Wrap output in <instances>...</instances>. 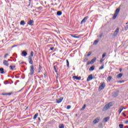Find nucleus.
Segmentation results:
<instances>
[{
	"instance_id": "nucleus-1",
	"label": "nucleus",
	"mask_w": 128,
	"mask_h": 128,
	"mask_svg": "<svg viewBox=\"0 0 128 128\" xmlns=\"http://www.w3.org/2000/svg\"><path fill=\"white\" fill-rule=\"evenodd\" d=\"M112 102H109L108 104H106L102 109L103 112H106V110H108L110 108H112Z\"/></svg>"
},
{
	"instance_id": "nucleus-2",
	"label": "nucleus",
	"mask_w": 128,
	"mask_h": 128,
	"mask_svg": "<svg viewBox=\"0 0 128 128\" xmlns=\"http://www.w3.org/2000/svg\"><path fill=\"white\" fill-rule=\"evenodd\" d=\"M120 8H118L117 9H116L112 17L113 20H116V17L118 15V14H120Z\"/></svg>"
},
{
	"instance_id": "nucleus-3",
	"label": "nucleus",
	"mask_w": 128,
	"mask_h": 128,
	"mask_svg": "<svg viewBox=\"0 0 128 128\" xmlns=\"http://www.w3.org/2000/svg\"><path fill=\"white\" fill-rule=\"evenodd\" d=\"M30 72L28 74V76H32L34 74V65L30 66Z\"/></svg>"
},
{
	"instance_id": "nucleus-4",
	"label": "nucleus",
	"mask_w": 128,
	"mask_h": 128,
	"mask_svg": "<svg viewBox=\"0 0 128 128\" xmlns=\"http://www.w3.org/2000/svg\"><path fill=\"white\" fill-rule=\"evenodd\" d=\"M105 87H106V83L103 82L101 83L100 85V86L99 90H104V88Z\"/></svg>"
},
{
	"instance_id": "nucleus-5",
	"label": "nucleus",
	"mask_w": 128,
	"mask_h": 128,
	"mask_svg": "<svg viewBox=\"0 0 128 128\" xmlns=\"http://www.w3.org/2000/svg\"><path fill=\"white\" fill-rule=\"evenodd\" d=\"M96 58H94L93 59L91 60L90 62H87V65L88 66V64H94V62H96Z\"/></svg>"
},
{
	"instance_id": "nucleus-6",
	"label": "nucleus",
	"mask_w": 128,
	"mask_h": 128,
	"mask_svg": "<svg viewBox=\"0 0 128 128\" xmlns=\"http://www.w3.org/2000/svg\"><path fill=\"white\" fill-rule=\"evenodd\" d=\"M88 16L84 17L81 21V22H80L81 24H84V22H86V20H88Z\"/></svg>"
},
{
	"instance_id": "nucleus-7",
	"label": "nucleus",
	"mask_w": 128,
	"mask_h": 128,
	"mask_svg": "<svg viewBox=\"0 0 128 128\" xmlns=\"http://www.w3.org/2000/svg\"><path fill=\"white\" fill-rule=\"evenodd\" d=\"M118 32H120V28H118L114 32L113 34L114 36H118Z\"/></svg>"
},
{
	"instance_id": "nucleus-8",
	"label": "nucleus",
	"mask_w": 128,
	"mask_h": 128,
	"mask_svg": "<svg viewBox=\"0 0 128 128\" xmlns=\"http://www.w3.org/2000/svg\"><path fill=\"white\" fill-rule=\"evenodd\" d=\"M28 62L30 64H34V61H32V58L30 56H28Z\"/></svg>"
},
{
	"instance_id": "nucleus-9",
	"label": "nucleus",
	"mask_w": 128,
	"mask_h": 128,
	"mask_svg": "<svg viewBox=\"0 0 128 128\" xmlns=\"http://www.w3.org/2000/svg\"><path fill=\"white\" fill-rule=\"evenodd\" d=\"M94 78V77H92V74L89 75L88 76V78H87L86 82H90V80H92Z\"/></svg>"
},
{
	"instance_id": "nucleus-10",
	"label": "nucleus",
	"mask_w": 128,
	"mask_h": 128,
	"mask_svg": "<svg viewBox=\"0 0 128 128\" xmlns=\"http://www.w3.org/2000/svg\"><path fill=\"white\" fill-rule=\"evenodd\" d=\"M100 117H98L97 118H96L94 121H93V124H98V122H100Z\"/></svg>"
},
{
	"instance_id": "nucleus-11",
	"label": "nucleus",
	"mask_w": 128,
	"mask_h": 128,
	"mask_svg": "<svg viewBox=\"0 0 128 128\" xmlns=\"http://www.w3.org/2000/svg\"><path fill=\"white\" fill-rule=\"evenodd\" d=\"M22 56H28V52L26 50H23L21 54Z\"/></svg>"
},
{
	"instance_id": "nucleus-12",
	"label": "nucleus",
	"mask_w": 128,
	"mask_h": 128,
	"mask_svg": "<svg viewBox=\"0 0 128 128\" xmlns=\"http://www.w3.org/2000/svg\"><path fill=\"white\" fill-rule=\"evenodd\" d=\"M3 64L4 65L6 66H10V64H8V61L6 60H4L3 62Z\"/></svg>"
},
{
	"instance_id": "nucleus-13",
	"label": "nucleus",
	"mask_w": 128,
	"mask_h": 128,
	"mask_svg": "<svg viewBox=\"0 0 128 128\" xmlns=\"http://www.w3.org/2000/svg\"><path fill=\"white\" fill-rule=\"evenodd\" d=\"M34 20H30L28 22V24H29V26H34Z\"/></svg>"
},
{
	"instance_id": "nucleus-14",
	"label": "nucleus",
	"mask_w": 128,
	"mask_h": 128,
	"mask_svg": "<svg viewBox=\"0 0 128 128\" xmlns=\"http://www.w3.org/2000/svg\"><path fill=\"white\" fill-rule=\"evenodd\" d=\"M62 100H64V98H60L56 100V103L60 104V102H62Z\"/></svg>"
},
{
	"instance_id": "nucleus-15",
	"label": "nucleus",
	"mask_w": 128,
	"mask_h": 128,
	"mask_svg": "<svg viewBox=\"0 0 128 128\" xmlns=\"http://www.w3.org/2000/svg\"><path fill=\"white\" fill-rule=\"evenodd\" d=\"M73 78H74V80H81L82 77L80 76L78 77L77 76H74Z\"/></svg>"
},
{
	"instance_id": "nucleus-16",
	"label": "nucleus",
	"mask_w": 128,
	"mask_h": 128,
	"mask_svg": "<svg viewBox=\"0 0 128 128\" xmlns=\"http://www.w3.org/2000/svg\"><path fill=\"white\" fill-rule=\"evenodd\" d=\"M94 70V66H92L89 68V71L92 72Z\"/></svg>"
},
{
	"instance_id": "nucleus-17",
	"label": "nucleus",
	"mask_w": 128,
	"mask_h": 128,
	"mask_svg": "<svg viewBox=\"0 0 128 128\" xmlns=\"http://www.w3.org/2000/svg\"><path fill=\"white\" fill-rule=\"evenodd\" d=\"M122 73H120V74H119L117 75L118 78H122Z\"/></svg>"
},
{
	"instance_id": "nucleus-18",
	"label": "nucleus",
	"mask_w": 128,
	"mask_h": 128,
	"mask_svg": "<svg viewBox=\"0 0 128 128\" xmlns=\"http://www.w3.org/2000/svg\"><path fill=\"white\" fill-rule=\"evenodd\" d=\"M62 11H58L56 12L57 16H62Z\"/></svg>"
},
{
	"instance_id": "nucleus-19",
	"label": "nucleus",
	"mask_w": 128,
	"mask_h": 128,
	"mask_svg": "<svg viewBox=\"0 0 128 128\" xmlns=\"http://www.w3.org/2000/svg\"><path fill=\"white\" fill-rule=\"evenodd\" d=\"M26 24V22H24V20H21L20 22V24L21 26H24V24Z\"/></svg>"
},
{
	"instance_id": "nucleus-20",
	"label": "nucleus",
	"mask_w": 128,
	"mask_h": 128,
	"mask_svg": "<svg viewBox=\"0 0 128 128\" xmlns=\"http://www.w3.org/2000/svg\"><path fill=\"white\" fill-rule=\"evenodd\" d=\"M98 42H100V40H94L93 43V44H94V45L98 44Z\"/></svg>"
},
{
	"instance_id": "nucleus-21",
	"label": "nucleus",
	"mask_w": 128,
	"mask_h": 128,
	"mask_svg": "<svg viewBox=\"0 0 128 128\" xmlns=\"http://www.w3.org/2000/svg\"><path fill=\"white\" fill-rule=\"evenodd\" d=\"M0 74H4V68H0Z\"/></svg>"
},
{
	"instance_id": "nucleus-22",
	"label": "nucleus",
	"mask_w": 128,
	"mask_h": 128,
	"mask_svg": "<svg viewBox=\"0 0 128 128\" xmlns=\"http://www.w3.org/2000/svg\"><path fill=\"white\" fill-rule=\"evenodd\" d=\"M124 110V107L122 106L120 107V108L118 110V112L119 114H120V112H122V110Z\"/></svg>"
},
{
	"instance_id": "nucleus-23",
	"label": "nucleus",
	"mask_w": 128,
	"mask_h": 128,
	"mask_svg": "<svg viewBox=\"0 0 128 128\" xmlns=\"http://www.w3.org/2000/svg\"><path fill=\"white\" fill-rule=\"evenodd\" d=\"M108 120H110V117H106V118H105L104 119V122H108Z\"/></svg>"
},
{
	"instance_id": "nucleus-24",
	"label": "nucleus",
	"mask_w": 128,
	"mask_h": 128,
	"mask_svg": "<svg viewBox=\"0 0 128 128\" xmlns=\"http://www.w3.org/2000/svg\"><path fill=\"white\" fill-rule=\"evenodd\" d=\"M66 66L68 68H70V62H68V60H66Z\"/></svg>"
},
{
	"instance_id": "nucleus-25",
	"label": "nucleus",
	"mask_w": 128,
	"mask_h": 128,
	"mask_svg": "<svg viewBox=\"0 0 128 128\" xmlns=\"http://www.w3.org/2000/svg\"><path fill=\"white\" fill-rule=\"evenodd\" d=\"M34 52L32 51L30 52V56H30V58H32V56H34Z\"/></svg>"
},
{
	"instance_id": "nucleus-26",
	"label": "nucleus",
	"mask_w": 128,
	"mask_h": 128,
	"mask_svg": "<svg viewBox=\"0 0 128 128\" xmlns=\"http://www.w3.org/2000/svg\"><path fill=\"white\" fill-rule=\"evenodd\" d=\"M59 128H64V124H60L59 125Z\"/></svg>"
},
{
	"instance_id": "nucleus-27",
	"label": "nucleus",
	"mask_w": 128,
	"mask_h": 128,
	"mask_svg": "<svg viewBox=\"0 0 128 128\" xmlns=\"http://www.w3.org/2000/svg\"><path fill=\"white\" fill-rule=\"evenodd\" d=\"M38 114H35L34 116L33 117V118L34 120H36V118H38Z\"/></svg>"
},
{
	"instance_id": "nucleus-28",
	"label": "nucleus",
	"mask_w": 128,
	"mask_h": 128,
	"mask_svg": "<svg viewBox=\"0 0 128 128\" xmlns=\"http://www.w3.org/2000/svg\"><path fill=\"white\" fill-rule=\"evenodd\" d=\"M86 104H84V106L82 107V108L80 110H84V108H86Z\"/></svg>"
},
{
	"instance_id": "nucleus-29",
	"label": "nucleus",
	"mask_w": 128,
	"mask_h": 128,
	"mask_svg": "<svg viewBox=\"0 0 128 128\" xmlns=\"http://www.w3.org/2000/svg\"><path fill=\"white\" fill-rule=\"evenodd\" d=\"M118 84H122V82H124V80H119L118 82Z\"/></svg>"
},
{
	"instance_id": "nucleus-30",
	"label": "nucleus",
	"mask_w": 128,
	"mask_h": 128,
	"mask_svg": "<svg viewBox=\"0 0 128 128\" xmlns=\"http://www.w3.org/2000/svg\"><path fill=\"white\" fill-rule=\"evenodd\" d=\"M112 78V76H109L108 77L107 80H110Z\"/></svg>"
},
{
	"instance_id": "nucleus-31",
	"label": "nucleus",
	"mask_w": 128,
	"mask_h": 128,
	"mask_svg": "<svg viewBox=\"0 0 128 128\" xmlns=\"http://www.w3.org/2000/svg\"><path fill=\"white\" fill-rule=\"evenodd\" d=\"M40 70H42V68H40V65L38 72H40Z\"/></svg>"
},
{
	"instance_id": "nucleus-32",
	"label": "nucleus",
	"mask_w": 128,
	"mask_h": 128,
	"mask_svg": "<svg viewBox=\"0 0 128 128\" xmlns=\"http://www.w3.org/2000/svg\"><path fill=\"white\" fill-rule=\"evenodd\" d=\"M54 70L55 72H58V70H56V66H54Z\"/></svg>"
},
{
	"instance_id": "nucleus-33",
	"label": "nucleus",
	"mask_w": 128,
	"mask_h": 128,
	"mask_svg": "<svg viewBox=\"0 0 128 128\" xmlns=\"http://www.w3.org/2000/svg\"><path fill=\"white\" fill-rule=\"evenodd\" d=\"M119 127L120 128H124V124H119Z\"/></svg>"
},
{
	"instance_id": "nucleus-34",
	"label": "nucleus",
	"mask_w": 128,
	"mask_h": 128,
	"mask_svg": "<svg viewBox=\"0 0 128 128\" xmlns=\"http://www.w3.org/2000/svg\"><path fill=\"white\" fill-rule=\"evenodd\" d=\"M70 108H72V106H70V105H68L66 107V110H70Z\"/></svg>"
},
{
	"instance_id": "nucleus-35",
	"label": "nucleus",
	"mask_w": 128,
	"mask_h": 128,
	"mask_svg": "<svg viewBox=\"0 0 128 128\" xmlns=\"http://www.w3.org/2000/svg\"><path fill=\"white\" fill-rule=\"evenodd\" d=\"M90 54H92V52H88V53L87 54V56H90Z\"/></svg>"
},
{
	"instance_id": "nucleus-36",
	"label": "nucleus",
	"mask_w": 128,
	"mask_h": 128,
	"mask_svg": "<svg viewBox=\"0 0 128 128\" xmlns=\"http://www.w3.org/2000/svg\"><path fill=\"white\" fill-rule=\"evenodd\" d=\"M104 64H102L100 68H99V70H102V68H104Z\"/></svg>"
},
{
	"instance_id": "nucleus-37",
	"label": "nucleus",
	"mask_w": 128,
	"mask_h": 128,
	"mask_svg": "<svg viewBox=\"0 0 128 128\" xmlns=\"http://www.w3.org/2000/svg\"><path fill=\"white\" fill-rule=\"evenodd\" d=\"M104 34L101 33L100 35H99V38H102V36H103Z\"/></svg>"
},
{
	"instance_id": "nucleus-38",
	"label": "nucleus",
	"mask_w": 128,
	"mask_h": 128,
	"mask_svg": "<svg viewBox=\"0 0 128 128\" xmlns=\"http://www.w3.org/2000/svg\"><path fill=\"white\" fill-rule=\"evenodd\" d=\"M11 94H12V92L7 93V96H11Z\"/></svg>"
},
{
	"instance_id": "nucleus-39",
	"label": "nucleus",
	"mask_w": 128,
	"mask_h": 128,
	"mask_svg": "<svg viewBox=\"0 0 128 128\" xmlns=\"http://www.w3.org/2000/svg\"><path fill=\"white\" fill-rule=\"evenodd\" d=\"M128 30V26H126L125 27V30Z\"/></svg>"
},
{
	"instance_id": "nucleus-40",
	"label": "nucleus",
	"mask_w": 128,
	"mask_h": 128,
	"mask_svg": "<svg viewBox=\"0 0 128 128\" xmlns=\"http://www.w3.org/2000/svg\"><path fill=\"white\" fill-rule=\"evenodd\" d=\"M50 50H54V47L50 48Z\"/></svg>"
},
{
	"instance_id": "nucleus-41",
	"label": "nucleus",
	"mask_w": 128,
	"mask_h": 128,
	"mask_svg": "<svg viewBox=\"0 0 128 128\" xmlns=\"http://www.w3.org/2000/svg\"><path fill=\"white\" fill-rule=\"evenodd\" d=\"M2 96H8V93H2Z\"/></svg>"
},
{
	"instance_id": "nucleus-42",
	"label": "nucleus",
	"mask_w": 128,
	"mask_h": 128,
	"mask_svg": "<svg viewBox=\"0 0 128 128\" xmlns=\"http://www.w3.org/2000/svg\"><path fill=\"white\" fill-rule=\"evenodd\" d=\"M8 56V54H5L4 56V58H6V56Z\"/></svg>"
},
{
	"instance_id": "nucleus-43",
	"label": "nucleus",
	"mask_w": 128,
	"mask_h": 128,
	"mask_svg": "<svg viewBox=\"0 0 128 128\" xmlns=\"http://www.w3.org/2000/svg\"><path fill=\"white\" fill-rule=\"evenodd\" d=\"M106 56V54H104L102 55V58H104V56Z\"/></svg>"
},
{
	"instance_id": "nucleus-44",
	"label": "nucleus",
	"mask_w": 128,
	"mask_h": 128,
	"mask_svg": "<svg viewBox=\"0 0 128 128\" xmlns=\"http://www.w3.org/2000/svg\"><path fill=\"white\" fill-rule=\"evenodd\" d=\"M10 70H14V68L12 67V66H10Z\"/></svg>"
},
{
	"instance_id": "nucleus-45",
	"label": "nucleus",
	"mask_w": 128,
	"mask_h": 128,
	"mask_svg": "<svg viewBox=\"0 0 128 128\" xmlns=\"http://www.w3.org/2000/svg\"><path fill=\"white\" fill-rule=\"evenodd\" d=\"M16 46H18L16 45H14L12 46V48H16Z\"/></svg>"
},
{
	"instance_id": "nucleus-46",
	"label": "nucleus",
	"mask_w": 128,
	"mask_h": 128,
	"mask_svg": "<svg viewBox=\"0 0 128 128\" xmlns=\"http://www.w3.org/2000/svg\"><path fill=\"white\" fill-rule=\"evenodd\" d=\"M104 59H102V58L100 59V62H101V63L102 62H104Z\"/></svg>"
},
{
	"instance_id": "nucleus-47",
	"label": "nucleus",
	"mask_w": 128,
	"mask_h": 128,
	"mask_svg": "<svg viewBox=\"0 0 128 128\" xmlns=\"http://www.w3.org/2000/svg\"><path fill=\"white\" fill-rule=\"evenodd\" d=\"M73 38H78V36H72Z\"/></svg>"
},
{
	"instance_id": "nucleus-48",
	"label": "nucleus",
	"mask_w": 128,
	"mask_h": 128,
	"mask_svg": "<svg viewBox=\"0 0 128 128\" xmlns=\"http://www.w3.org/2000/svg\"><path fill=\"white\" fill-rule=\"evenodd\" d=\"M119 70H120V72H122V68H120V69H119Z\"/></svg>"
},
{
	"instance_id": "nucleus-49",
	"label": "nucleus",
	"mask_w": 128,
	"mask_h": 128,
	"mask_svg": "<svg viewBox=\"0 0 128 128\" xmlns=\"http://www.w3.org/2000/svg\"><path fill=\"white\" fill-rule=\"evenodd\" d=\"M125 124H128V120H126V121L125 122Z\"/></svg>"
},
{
	"instance_id": "nucleus-50",
	"label": "nucleus",
	"mask_w": 128,
	"mask_h": 128,
	"mask_svg": "<svg viewBox=\"0 0 128 128\" xmlns=\"http://www.w3.org/2000/svg\"><path fill=\"white\" fill-rule=\"evenodd\" d=\"M123 116H126V114H124V113H123Z\"/></svg>"
},
{
	"instance_id": "nucleus-51",
	"label": "nucleus",
	"mask_w": 128,
	"mask_h": 128,
	"mask_svg": "<svg viewBox=\"0 0 128 128\" xmlns=\"http://www.w3.org/2000/svg\"><path fill=\"white\" fill-rule=\"evenodd\" d=\"M38 120H40V118H38Z\"/></svg>"
},
{
	"instance_id": "nucleus-52",
	"label": "nucleus",
	"mask_w": 128,
	"mask_h": 128,
	"mask_svg": "<svg viewBox=\"0 0 128 128\" xmlns=\"http://www.w3.org/2000/svg\"><path fill=\"white\" fill-rule=\"evenodd\" d=\"M38 8H39V10H42V7L40 6Z\"/></svg>"
},
{
	"instance_id": "nucleus-53",
	"label": "nucleus",
	"mask_w": 128,
	"mask_h": 128,
	"mask_svg": "<svg viewBox=\"0 0 128 128\" xmlns=\"http://www.w3.org/2000/svg\"><path fill=\"white\" fill-rule=\"evenodd\" d=\"M21 64H24V62H22Z\"/></svg>"
},
{
	"instance_id": "nucleus-54",
	"label": "nucleus",
	"mask_w": 128,
	"mask_h": 128,
	"mask_svg": "<svg viewBox=\"0 0 128 128\" xmlns=\"http://www.w3.org/2000/svg\"><path fill=\"white\" fill-rule=\"evenodd\" d=\"M13 68H16V66H12Z\"/></svg>"
},
{
	"instance_id": "nucleus-55",
	"label": "nucleus",
	"mask_w": 128,
	"mask_h": 128,
	"mask_svg": "<svg viewBox=\"0 0 128 128\" xmlns=\"http://www.w3.org/2000/svg\"><path fill=\"white\" fill-rule=\"evenodd\" d=\"M100 126H102V123H100Z\"/></svg>"
},
{
	"instance_id": "nucleus-56",
	"label": "nucleus",
	"mask_w": 128,
	"mask_h": 128,
	"mask_svg": "<svg viewBox=\"0 0 128 128\" xmlns=\"http://www.w3.org/2000/svg\"><path fill=\"white\" fill-rule=\"evenodd\" d=\"M75 116H78V114H76Z\"/></svg>"
},
{
	"instance_id": "nucleus-57",
	"label": "nucleus",
	"mask_w": 128,
	"mask_h": 128,
	"mask_svg": "<svg viewBox=\"0 0 128 128\" xmlns=\"http://www.w3.org/2000/svg\"><path fill=\"white\" fill-rule=\"evenodd\" d=\"M56 75L58 76V71H57V72H56Z\"/></svg>"
},
{
	"instance_id": "nucleus-58",
	"label": "nucleus",
	"mask_w": 128,
	"mask_h": 128,
	"mask_svg": "<svg viewBox=\"0 0 128 128\" xmlns=\"http://www.w3.org/2000/svg\"><path fill=\"white\" fill-rule=\"evenodd\" d=\"M126 24H128V22L126 23Z\"/></svg>"
},
{
	"instance_id": "nucleus-59",
	"label": "nucleus",
	"mask_w": 128,
	"mask_h": 128,
	"mask_svg": "<svg viewBox=\"0 0 128 128\" xmlns=\"http://www.w3.org/2000/svg\"><path fill=\"white\" fill-rule=\"evenodd\" d=\"M85 60H88V58H86Z\"/></svg>"
},
{
	"instance_id": "nucleus-60",
	"label": "nucleus",
	"mask_w": 128,
	"mask_h": 128,
	"mask_svg": "<svg viewBox=\"0 0 128 128\" xmlns=\"http://www.w3.org/2000/svg\"><path fill=\"white\" fill-rule=\"evenodd\" d=\"M11 60V62H12V60Z\"/></svg>"
},
{
	"instance_id": "nucleus-61",
	"label": "nucleus",
	"mask_w": 128,
	"mask_h": 128,
	"mask_svg": "<svg viewBox=\"0 0 128 128\" xmlns=\"http://www.w3.org/2000/svg\"><path fill=\"white\" fill-rule=\"evenodd\" d=\"M126 128H128V126H126Z\"/></svg>"
},
{
	"instance_id": "nucleus-62",
	"label": "nucleus",
	"mask_w": 128,
	"mask_h": 128,
	"mask_svg": "<svg viewBox=\"0 0 128 128\" xmlns=\"http://www.w3.org/2000/svg\"><path fill=\"white\" fill-rule=\"evenodd\" d=\"M44 74V76H46V74Z\"/></svg>"
}]
</instances>
